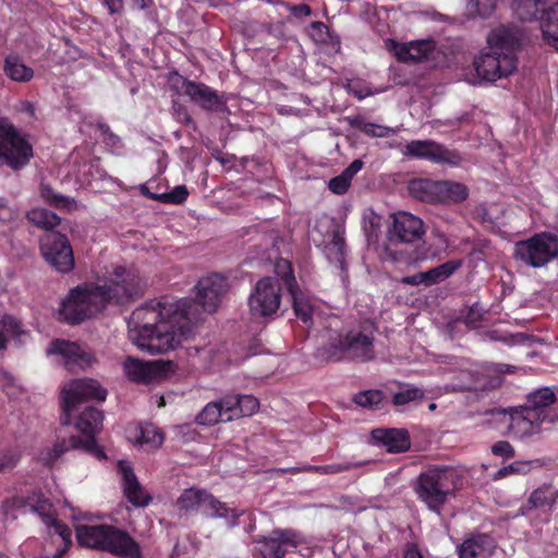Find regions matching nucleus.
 Here are the masks:
<instances>
[{"label": "nucleus", "instance_id": "nucleus-52", "mask_svg": "<svg viewBox=\"0 0 558 558\" xmlns=\"http://www.w3.org/2000/svg\"><path fill=\"white\" fill-rule=\"evenodd\" d=\"M351 181L352 180L342 172L341 174L330 179L328 187L336 194H343L348 191Z\"/></svg>", "mask_w": 558, "mask_h": 558}, {"label": "nucleus", "instance_id": "nucleus-34", "mask_svg": "<svg viewBox=\"0 0 558 558\" xmlns=\"http://www.w3.org/2000/svg\"><path fill=\"white\" fill-rule=\"evenodd\" d=\"M410 194L426 203H438V181L428 179L412 180L409 184Z\"/></svg>", "mask_w": 558, "mask_h": 558}, {"label": "nucleus", "instance_id": "nucleus-56", "mask_svg": "<svg viewBox=\"0 0 558 558\" xmlns=\"http://www.w3.org/2000/svg\"><path fill=\"white\" fill-rule=\"evenodd\" d=\"M173 117L180 123L190 124L192 123V118L185 106L179 102H173Z\"/></svg>", "mask_w": 558, "mask_h": 558}, {"label": "nucleus", "instance_id": "nucleus-29", "mask_svg": "<svg viewBox=\"0 0 558 558\" xmlns=\"http://www.w3.org/2000/svg\"><path fill=\"white\" fill-rule=\"evenodd\" d=\"M544 422L534 410L522 407L520 411L511 414L509 428L512 433L522 437L535 433Z\"/></svg>", "mask_w": 558, "mask_h": 558}, {"label": "nucleus", "instance_id": "nucleus-14", "mask_svg": "<svg viewBox=\"0 0 558 558\" xmlns=\"http://www.w3.org/2000/svg\"><path fill=\"white\" fill-rule=\"evenodd\" d=\"M126 377L137 384H151L165 379L173 372V363L170 361L144 362L128 356L123 362Z\"/></svg>", "mask_w": 558, "mask_h": 558}, {"label": "nucleus", "instance_id": "nucleus-6", "mask_svg": "<svg viewBox=\"0 0 558 558\" xmlns=\"http://www.w3.org/2000/svg\"><path fill=\"white\" fill-rule=\"evenodd\" d=\"M76 539L81 546L105 550L122 558H142L138 543L116 526L77 525Z\"/></svg>", "mask_w": 558, "mask_h": 558}, {"label": "nucleus", "instance_id": "nucleus-7", "mask_svg": "<svg viewBox=\"0 0 558 558\" xmlns=\"http://www.w3.org/2000/svg\"><path fill=\"white\" fill-rule=\"evenodd\" d=\"M462 485V476L453 468H433L421 473L414 490L429 510L439 513L450 496Z\"/></svg>", "mask_w": 558, "mask_h": 558}, {"label": "nucleus", "instance_id": "nucleus-38", "mask_svg": "<svg viewBox=\"0 0 558 558\" xmlns=\"http://www.w3.org/2000/svg\"><path fill=\"white\" fill-rule=\"evenodd\" d=\"M26 216L29 222L45 230L53 229L60 225L61 221L54 213L45 208H34L27 211Z\"/></svg>", "mask_w": 558, "mask_h": 558}, {"label": "nucleus", "instance_id": "nucleus-64", "mask_svg": "<svg viewBox=\"0 0 558 558\" xmlns=\"http://www.w3.org/2000/svg\"><path fill=\"white\" fill-rule=\"evenodd\" d=\"M148 1L149 0H133L134 5L141 10H145L148 7Z\"/></svg>", "mask_w": 558, "mask_h": 558}, {"label": "nucleus", "instance_id": "nucleus-2", "mask_svg": "<svg viewBox=\"0 0 558 558\" xmlns=\"http://www.w3.org/2000/svg\"><path fill=\"white\" fill-rule=\"evenodd\" d=\"M144 283L137 271L116 266L109 272L105 284L84 286L72 289L61 302L59 319L78 324L97 313L108 303H123L143 293Z\"/></svg>", "mask_w": 558, "mask_h": 558}, {"label": "nucleus", "instance_id": "nucleus-13", "mask_svg": "<svg viewBox=\"0 0 558 558\" xmlns=\"http://www.w3.org/2000/svg\"><path fill=\"white\" fill-rule=\"evenodd\" d=\"M40 250L47 263L58 272L66 274L74 267L73 250L64 234L52 232L41 239Z\"/></svg>", "mask_w": 558, "mask_h": 558}, {"label": "nucleus", "instance_id": "nucleus-35", "mask_svg": "<svg viewBox=\"0 0 558 558\" xmlns=\"http://www.w3.org/2000/svg\"><path fill=\"white\" fill-rule=\"evenodd\" d=\"M134 440L140 445L159 448L163 442V434L153 424H144L135 428Z\"/></svg>", "mask_w": 558, "mask_h": 558}, {"label": "nucleus", "instance_id": "nucleus-8", "mask_svg": "<svg viewBox=\"0 0 558 558\" xmlns=\"http://www.w3.org/2000/svg\"><path fill=\"white\" fill-rule=\"evenodd\" d=\"M511 8L521 21L541 20L544 40L558 51V3L549 0H511Z\"/></svg>", "mask_w": 558, "mask_h": 558}, {"label": "nucleus", "instance_id": "nucleus-26", "mask_svg": "<svg viewBox=\"0 0 558 558\" xmlns=\"http://www.w3.org/2000/svg\"><path fill=\"white\" fill-rule=\"evenodd\" d=\"M495 548V541L489 535L477 534L458 546V555L459 558H489Z\"/></svg>", "mask_w": 558, "mask_h": 558}, {"label": "nucleus", "instance_id": "nucleus-31", "mask_svg": "<svg viewBox=\"0 0 558 558\" xmlns=\"http://www.w3.org/2000/svg\"><path fill=\"white\" fill-rule=\"evenodd\" d=\"M2 70L8 78L17 83H28L35 74L34 70L16 53H9L4 57Z\"/></svg>", "mask_w": 558, "mask_h": 558}, {"label": "nucleus", "instance_id": "nucleus-1", "mask_svg": "<svg viewBox=\"0 0 558 558\" xmlns=\"http://www.w3.org/2000/svg\"><path fill=\"white\" fill-rule=\"evenodd\" d=\"M191 310L192 304L186 300L175 303L150 302L137 307L131 316L134 324L131 330L133 342L150 354L173 350L194 333Z\"/></svg>", "mask_w": 558, "mask_h": 558}, {"label": "nucleus", "instance_id": "nucleus-9", "mask_svg": "<svg viewBox=\"0 0 558 558\" xmlns=\"http://www.w3.org/2000/svg\"><path fill=\"white\" fill-rule=\"evenodd\" d=\"M558 256V238L550 233H539L519 241L514 246V257L526 266L539 268Z\"/></svg>", "mask_w": 558, "mask_h": 558}, {"label": "nucleus", "instance_id": "nucleus-32", "mask_svg": "<svg viewBox=\"0 0 558 558\" xmlns=\"http://www.w3.org/2000/svg\"><path fill=\"white\" fill-rule=\"evenodd\" d=\"M469 196V189L460 182L438 181V203H462Z\"/></svg>", "mask_w": 558, "mask_h": 558}, {"label": "nucleus", "instance_id": "nucleus-48", "mask_svg": "<svg viewBox=\"0 0 558 558\" xmlns=\"http://www.w3.org/2000/svg\"><path fill=\"white\" fill-rule=\"evenodd\" d=\"M424 392L416 387L407 386L403 390L398 391L392 397L395 405H404L411 401L423 398Z\"/></svg>", "mask_w": 558, "mask_h": 558}, {"label": "nucleus", "instance_id": "nucleus-42", "mask_svg": "<svg viewBox=\"0 0 558 558\" xmlns=\"http://www.w3.org/2000/svg\"><path fill=\"white\" fill-rule=\"evenodd\" d=\"M195 421L198 425H215L217 423L223 422L221 408H219L217 401H211L207 403L203 410L196 415Z\"/></svg>", "mask_w": 558, "mask_h": 558}, {"label": "nucleus", "instance_id": "nucleus-22", "mask_svg": "<svg viewBox=\"0 0 558 558\" xmlns=\"http://www.w3.org/2000/svg\"><path fill=\"white\" fill-rule=\"evenodd\" d=\"M47 353L62 355L68 367L78 366L80 368H85L95 361L89 350L76 342L65 340H54L48 348Z\"/></svg>", "mask_w": 558, "mask_h": 558}, {"label": "nucleus", "instance_id": "nucleus-47", "mask_svg": "<svg viewBox=\"0 0 558 558\" xmlns=\"http://www.w3.org/2000/svg\"><path fill=\"white\" fill-rule=\"evenodd\" d=\"M498 0H468L469 13L473 16L487 17L496 9Z\"/></svg>", "mask_w": 558, "mask_h": 558}, {"label": "nucleus", "instance_id": "nucleus-3", "mask_svg": "<svg viewBox=\"0 0 558 558\" xmlns=\"http://www.w3.org/2000/svg\"><path fill=\"white\" fill-rule=\"evenodd\" d=\"M107 390L92 378H81L69 381L64 385L61 396L60 416L63 425H70L72 417L77 414L76 428L85 435V438H93L101 430L104 415L101 411L92 405H84L87 401H105Z\"/></svg>", "mask_w": 558, "mask_h": 558}, {"label": "nucleus", "instance_id": "nucleus-62", "mask_svg": "<svg viewBox=\"0 0 558 558\" xmlns=\"http://www.w3.org/2000/svg\"><path fill=\"white\" fill-rule=\"evenodd\" d=\"M514 366L509 364L499 363L496 365L495 369L499 373H512L514 371Z\"/></svg>", "mask_w": 558, "mask_h": 558}, {"label": "nucleus", "instance_id": "nucleus-45", "mask_svg": "<svg viewBox=\"0 0 558 558\" xmlns=\"http://www.w3.org/2000/svg\"><path fill=\"white\" fill-rule=\"evenodd\" d=\"M344 238L339 231H335L332 240L326 247L327 256L329 259H333L341 266L344 259Z\"/></svg>", "mask_w": 558, "mask_h": 558}, {"label": "nucleus", "instance_id": "nucleus-19", "mask_svg": "<svg viewBox=\"0 0 558 558\" xmlns=\"http://www.w3.org/2000/svg\"><path fill=\"white\" fill-rule=\"evenodd\" d=\"M182 92L193 102L206 111L225 112L227 102L223 96L203 83L183 80Z\"/></svg>", "mask_w": 558, "mask_h": 558}, {"label": "nucleus", "instance_id": "nucleus-11", "mask_svg": "<svg viewBox=\"0 0 558 558\" xmlns=\"http://www.w3.org/2000/svg\"><path fill=\"white\" fill-rule=\"evenodd\" d=\"M281 304V288L278 279L265 277L259 279L250 298L248 307L255 318H270L277 314Z\"/></svg>", "mask_w": 558, "mask_h": 558}, {"label": "nucleus", "instance_id": "nucleus-61", "mask_svg": "<svg viewBox=\"0 0 558 558\" xmlns=\"http://www.w3.org/2000/svg\"><path fill=\"white\" fill-rule=\"evenodd\" d=\"M403 558H424V557L415 547H409L405 550Z\"/></svg>", "mask_w": 558, "mask_h": 558}, {"label": "nucleus", "instance_id": "nucleus-4", "mask_svg": "<svg viewBox=\"0 0 558 558\" xmlns=\"http://www.w3.org/2000/svg\"><path fill=\"white\" fill-rule=\"evenodd\" d=\"M488 47L473 61L477 75L487 82H496L517 70L515 51L520 46L518 34L508 27L494 29L487 37Z\"/></svg>", "mask_w": 558, "mask_h": 558}, {"label": "nucleus", "instance_id": "nucleus-36", "mask_svg": "<svg viewBox=\"0 0 558 558\" xmlns=\"http://www.w3.org/2000/svg\"><path fill=\"white\" fill-rule=\"evenodd\" d=\"M462 266L461 260H448L425 271L426 286L439 283L453 275Z\"/></svg>", "mask_w": 558, "mask_h": 558}, {"label": "nucleus", "instance_id": "nucleus-21", "mask_svg": "<svg viewBox=\"0 0 558 558\" xmlns=\"http://www.w3.org/2000/svg\"><path fill=\"white\" fill-rule=\"evenodd\" d=\"M260 554L263 558H284L290 549H294L301 543L300 535L293 530L277 529L263 541Z\"/></svg>", "mask_w": 558, "mask_h": 558}, {"label": "nucleus", "instance_id": "nucleus-16", "mask_svg": "<svg viewBox=\"0 0 558 558\" xmlns=\"http://www.w3.org/2000/svg\"><path fill=\"white\" fill-rule=\"evenodd\" d=\"M276 272L281 277L283 284L286 286L289 294L292 298L293 310L301 320L305 324L312 320V305L310 300L304 295L302 291H300L295 277L292 272L291 264L281 259L276 266Z\"/></svg>", "mask_w": 558, "mask_h": 558}, {"label": "nucleus", "instance_id": "nucleus-15", "mask_svg": "<svg viewBox=\"0 0 558 558\" xmlns=\"http://www.w3.org/2000/svg\"><path fill=\"white\" fill-rule=\"evenodd\" d=\"M404 156L427 159L436 163L457 166L461 161L458 153L449 150L433 141H411L402 151Z\"/></svg>", "mask_w": 558, "mask_h": 558}, {"label": "nucleus", "instance_id": "nucleus-53", "mask_svg": "<svg viewBox=\"0 0 558 558\" xmlns=\"http://www.w3.org/2000/svg\"><path fill=\"white\" fill-rule=\"evenodd\" d=\"M339 505L336 506L337 509L343 511H352L357 512L364 509L363 506L360 505L357 498L351 496H341L339 499Z\"/></svg>", "mask_w": 558, "mask_h": 558}, {"label": "nucleus", "instance_id": "nucleus-39", "mask_svg": "<svg viewBox=\"0 0 558 558\" xmlns=\"http://www.w3.org/2000/svg\"><path fill=\"white\" fill-rule=\"evenodd\" d=\"M206 492L202 489L189 488L185 489L177 500V505L182 510H196L203 509Z\"/></svg>", "mask_w": 558, "mask_h": 558}, {"label": "nucleus", "instance_id": "nucleus-51", "mask_svg": "<svg viewBox=\"0 0 558 558\" xmlns=\"http://www.w3.org/2000/svg\"><path fill=\"white\" fill-rule=\"evenodd\" d=\"M531 470V462L529 461H515L507 466L501 468L497 475L499 477H506L509 474L518 473V474H526Z\"/></svg>", "mask_w": 558, "mask_h": 558}, {"label": "nucleus", "instance_id": "nucleus-18", "mask_svg": "<svg viewBox=\"0 0 558 558\" xmlns=\"http://www.w3.org/2000/svg\"><path fill=\"white\" fill-rule=\"evenodd\" d=\"M424 223L418 217L400 211L393 216V223L389 230L391 244L413 243L424 235Z\"/></svg>", "mask_w": 558, "mask_h": 558}, {"label": "nucleus", "instance_id": "nucleus-54", "mask_svg": "<svg viewBox=\"0 0 558 558\" xmlns=\"http://www.w3.org/2000/svg\"><path fill=\"white\" fill-rule=\"evenodd\" d=\"M492 452L495 456H500L504 458L514 457L513 447L510 445V442L504 441V440H500V441H497L496 444H494L492 447Z\"/></svg>", "mask_w": 558, "mask_h": 558}, {"label": "nucleus", "instance_id": "nucleus-20", "mask_svg": "<svg viewBox=\"0 0 558 558\" xmlns=\"http://www.w3.org/2000/svg\"><path fill=\"white\" fill-rule=\"evenodd\" d=\"M389 50L395 52L401 62H424L434 59L436 44L430 39L415 40L409 44H398L392 39L386 41Z\"/></svg>", "mask_w": 558, "mask_h": 558}, {"label": "nucleus", "instance_id": "nucleus-44", "mask_svg": "<svg viewBox=\"0 0 558 558\" xmlns=\"http://www.w3.org/2000/svg\"><path fill=\"white\" fill-rule=\"evenodd\" d=\"M221 408L222 421L230 422L240 417L239 415V396H226L217 400Z\"/></svg>", "mask_w": 558, "mask_h": 558}, {"label": "nucleus", "instance_id": "nucleus-40", "mask_svg": "<svg viewBox=\"0 0 558 558\" xmlns=\"http://www.w3.org/2000/svg\"><path fill=\"white\" fill-rule=\"evenodd\" d=\"M39 193L44 202L57 208H68L74 203L72 198L54 192L48 183H40Z\"/></svg>", "mask_w": 558, "mask_h": 558}, {"label": "nucleus", "instance_id": "nucleus-28", "mask_svg": "<svg viewBox=\"0 0 558 558\" xmlns=\"http://www.w3.org/2000/svg\"><path fill=\"white\" fill-rule=\"evenodd\" d=\"M557 500L558 489L550 485H542L530 494L526 505L520 508V513L527 515L533 509L550 511Z\"/></svg>", "mask_w": 558, "mask_h": 558}, {"label": "nucleus", "instance_id": "nucleus-24", "mask_svg": "<svg viewBox=\"0 0 558 558\" xmlns=\"http://www.w3.org/2000/svg\"><path fill=\"white\" fill-rule=\"evenodd\" d=\"M371 435L374 444L385 447L388 452H404L411 446L409 434L404 429L376 428Z\"/></svg>", "mask_w": 558, "mask_h": 558}, {"label": "nucleus", "instance_id": "nucleus-30", "mask_svg": "<svg viewBox=\"0 0 558 558\" xmlns=\"http://www.w3.org/2000/svg\"><path fill=\"white\" fill-rule=\"evenodd\" d=\"M368 463H369V461H367V460H361V461H344V462L331 463V464H326V465L306 464V465L299 466V468L279 469V470H277V472H280V473L314 472V473L324 474V475H331V474L349 472L354 469L362 468Z\"/></svg>", "mask_w": 558, "mask_h": 558}, {"label": "nucleus", "instance_id": "nucleus-50", "mask_svg": "<svg viewBox=\"0 0 558 558\" xmlns=\"http://www.w3.org/2000/svg\"><path fill=\"white\" fill-rule=\"evenodd\" d=\"M259 407L258 400L251 395L239 396V415L250 416L256 412Z\"/></svg>", "mask_w": 558, "mask_h": 558}, {"label": "nucleus", "instance_id": "nucleus-5", "mask_svg": "<svg viewBox=\"0 0 558 558\" xmlns=\"http://www.w3.org/2000/svg\"><path fill=\"white\" fill-rule=\"evenodd\" d=\"M374 339V326L365 322L330 338L316 350L315 357L323 363L369 361L375 356Z\"/></svg>", "mask_w": 558, "mask_h": 558}, {"label": "nucleus", "instance_id": "nucleus-55", "mask_svg": "<svg viewBox=\"0 0 558 558\" xmlns=\"http://www.w3.org/2000/svg\"><path fill=\"white\" fill-rule=\"evenodd\" d=\"M493 339L502 341L509 345L530 342L531 337L526 333H507L500 337H493Z\"/></svg>", "mask_w": 558, "mask_h": 558}, {"label": "nucleus", "instance_id": "nucleus-41", "mask_svg": "<svg viewBox=\"0 0 558 558\" xmlns=\"http://www.w3.org/2000/svg\"><path fill=\"white\" fill-rule=\"evenodd\" d=\"M21 333L20 323L14 317L0 316V350L5 348L9 337H19Z\"/></svg>", "mask_w": 558, "mask_h": 558}, {"label": "nucleus", "instance_id": "nucleus-46", "mask_svg": "<svg viewBox=\"0 0 558 558\" xmlns=\"http://www.w3.org/2000/svg\"><path fill=\"white\" fill-rule=\"evenodd\" d=\"M354 125L364 134L371 137H388L396 133V130L389 126L357 121Z\"/></svg>", "mask_w": 558, "mask_h": 558}, {"label": "nucleus", "instance_id": "nucleus-23", "mask_svg": "<svg viewBox=\"0 0 558 558\" xmlns=\"http://www.w3.org/2000/svg\"><path fill=\"white\" fill-rule=\"evenodd\" d=\"M119 471L122 475V487L126 499L135 507L147 506L151 497L140 484L132 466L125 461H120Z\"/></svg>", "mask_w": 558, "mask_h": 558}, {"label": "nucleus", "instance_id": "nucleus-17", "mask_svg": "<svg viewBox=\"0 0 558 558\" xmlns=\"http://www.w3.org/2000/svg\"><path fill=\"white\" fill-rule=\"evenodd\" d=\"M228 281L223 276L211 275L202 278L196 286V302L205 312L214 313L228 291Z\"/></svg>", "mask_w": 558, "mask_h": 558}, {"label": "nucleus", "instance_id": "nucleus-57", "mask_svg": "<svg viewBox=\"0 0 558 558\" xmlns=\"http://www.w3.org/2000/svg\"><path fill=\"white\" fill-rule=\"evenodd\" d=\"M98 129L104 135V141L107 145L116 146L120 142V137L111 132L110 128L105 123H99Z\"/></svg>", "mask_w": 558, "mask_h": 558}, {"label": "nucleus", "instance_id": "nucleus-12", "mask_svg": "<svg viewBox=\"0 0 558 558\" xmlns=\"http://www.w3.org/2000/svg\"><path fill=\"white\" fill-rule=\"evenodd\" d=\"M52 505L40 493L27 496H13L2 501L1 513L5 522H13L27 513L37 514L41 522H50L49 511Z\"/></svg>", "mask_w": 558, "mask_h": 558}, {"label": "nucleus", "instance_id": "nucleus-33", "mask_svg": "<svg viewBox=\"0 0 558 558\" xmlns=\"http://www.w3.org/2000/svg\"><path fill=\"white\" fill-rule=\"evenodd\" d=\"M203 512L211 518L229 519V526H234L236 524L238 518L241 515V512L236 511L235 509L228 508L225 504L220 502L207 492L203 505Z\"/></svg>", "mask_w": 558, "mask_h": 558}, {"label": "nucleus", "instance_id": "nucleus-27", "mask_svg": "<svg viewBox=\"0 0 558 558\" xmlns=\"http://www.w3.org/2000/svg\"><path fill=\"white\" fill-rule=\"evenodd\" d=\"M555 402V392L549 387H543L529 393L524 408L534 410L545 422L556 423L558 422V415L550 414V410L548 409Z\"/></svg>", "mask_w": 558, "mask_h": 558}, {"label": "nucleus", "instance_id": "nucleus-25", "mask_svg": "<svg viewBox=\"0 0 558 558\" xmlns=\"http://www.w3.org/2000/svg\"><path fill=\"white\" fill-rule=\"evenodd\" d=\"M78 449L94 454L97 459L106 458L104 450L97 445L93 438H82L81 436H71L69 439L59 440L54 444L51 450L49 461L54 462L62 453L71 450Z\"/></svg>", "mask_w": 558, "mask_h": 558}, {"label": "nucleus", "instance_id": "nucleus-60", "mask_svg": "<svg viewBox=\"0 0 558 558\" xmlns=\"http://www.w3.org/2000/svg\"><path fill=\"white\" fill-rule=\"evenodd\" d=\"M111 14L120 13L123 9V0H102Z\"/></svg>", "mask_w": 558, "mask_h": 558}, {"label": "nucleus", "instance_id": "nucleus-43", "mask_svg": "<svg viewBox=\"0 0 558 558\" xmlns=\"http://www.w3.org/2000/svg\"><path fill=\"white\" fill-rule=\"evenodd\" d=\"M353 401L362 408L371 410L379 409L384 401V395L380 390H365L356 393Z\"/></svg>", "mask_w": 558, "mask_h": 558}, {"label": "nucleus", "instance_id": "nucleus-63", "mask_svg": "<svg viewBox=\"0 0 558 558\" xmlns=\"http://www.w3.org/2000/svg\"><path fill=\"white\" fill-rule=\"evenodd\" d=\"M295 11L301 14V15H305V16H310L312 11H311V8L306 4H301L299 5Z\"/></svg>", "mask_w": 558, "mask_h": 558}, {"label": "nucleus", "instance_id": "nucleus-49", "mask_svg": "<svg viewBox=\"0 0 558 558\" xmlns=\"http://www.w3.org/2000/svg\"><path fill=\"white\" fill-rule=\"evenodd\" d=\"M189 196V191L185 185H178L172 191L167 193H161V196L158 197L159 202L166 204H182L186 201Z\"/></svg>", "mask_w": 558, "mask_h": 558}, {"label": "nucleus", "instance_id": "nucleus-37", "mask_svg": "<svg viewBox=\"0 0 558 558\" xmlns=\"http://www.w3.org/2000/svg\"><path fill=\"white\" fill-rule=\"evenodd\" d=\"M49 519L50 522H43L49 530V533L51 535H57L62 542V549H58V551L53 555V558H61L63 553L69 548V546L72 544L71 536L72 532L70 527L58 520H56L52 514L51 510L49 511Z\"/></svg>", "mask_w": 558, "mask_h": 558}, {"label": "nucleus", "instance_id": "nucleus-10", "mask_svg": "<svg viewBox=\"0 0 558 558\" xmlns=\"http://www.w3.org/2000/svg\"><path fill=\"white\" fill-rule=\"evenodd\" d=\"M32 156L33 148L27 140L7 119L0 118V163L19 170Z\"/></svg>", "mask_w": 558, "mask_h": 558}, {"label": "nucleus", "instance_id": "nucleus-59", "mask_svg": "<svg viewBox=\"0 0 558 558\" xmlns=\"http://www.w3.org/2000/svg\"><path fill=\"white\" fill-rule=\"evenodd\" d=\"M363 162L359 159L353 160L350 166L343 171L351 180L362 169Z\"/></svg>", "mask_w": 558, "mask_h": 558}, {"label": "nucleus", "instance_id": "nucleus-58", "mask_svg": "<svg viewBox=\"0 0 558 558\" xmlns=\"http://www.w3.org/2000/svg\"><path fill=\"white\" fill-rule=\"evenodd\" d=\"M400 282L408 286H418L422 283L426 284L425 271L403 277L400 279Z\"/></svg>", "mask_w": 558, "mask_h": 558}]
</instances>
